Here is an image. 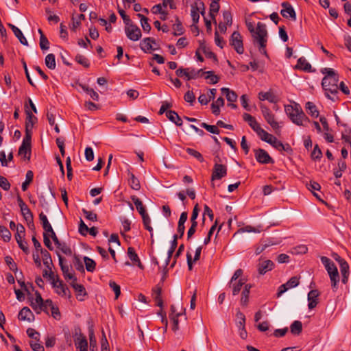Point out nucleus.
<instances>
[{
	"label": "nucleus",
	"mask_w": 351,
	"mask_h": 351,
	"mask_svg": "<svg viewBox=\"0 0 351 351\" xmlns=\"http://www.w3.org/2000/svg\"><path fill=\"white\" fill-rule=\"evenodd\" d=\"M45 63L47 67L49 69L53 70L56 69V58L55 56L53 53H49L47 55L45 59Z\"/></svg>",
	"instance_id": "36"
},
{
	"label": "nucleus",
	"mask_w": 351,
	"mask_h": 351,
	"mask_svg": "<svg viewBox=\"0 0 351 351\" xmlns=\"http://www.w3.org/2000/svg\"><path fill=\"white\" fill-rule=\"evenodd\" d=\"M16 230V233L15 234L16 241H19V240L25 239V227L22 224H21V223L17 224Z\"/></svg>",
	"instance_id": "47"
},
{
	"label": "nucleus",
	"mask_w": 351,
	"mask_h": 351,
	"mask_svg": "<svg viewBox=\"0 0 351 351\" xmlns=\"http://www.w3.org/2000/svg\"><path fill=\"white\" fill-rule=\"evenodd\" d=\"M61 270L66 279L77 281V278L75 277L74 274L71 271L69 265L62 266Z\"/></svg>",
	"instance_id": "48"
},
{
	"label": "nucleus",
	"mask_w": 351,
	"mask_h": 351,
	"mask_svg": "<svg viewBox=\"0 0 351 351\" xmlns=\"http://www.w3.org/2000/svg\"><path fill=\"white\" fill-rule=\"evenodd\" d=\"M219 5L218 1H213L210 5V15L213 19H215V14L218 12Z\"/></svg>",
	"instance_id": "49"
},
{
	"label": "nucleus",
	"mask_w": 351,
	"mask_h": 351,
	"mask_svg": "<svg viewBox=\"0 0 351 351\" xmlns=\"http://www.w3.org/2000/svg\"><path fill=\"white\" fill-rule=\"evenodd\" d=\"M194 7L198 10L199 14L200 13L204 18L205 14V6L204 3L200 0H196L194 3Z\"/></svg>",
	"instance_id": "57"
},
{
	"label": "nucleus",
	"mask_w": 351,
	"mask_h": 351,
	"mask_svg": "<svg viewBox=\"0 0 351 351\" xmlns=\"http://www.w3.org/2000/svg\"><path fill=\"white\" fill-rule=\"evenodd\" d=\"M243 120L248 123L250 128L255 132L261 128L259 123L256 121V119L248 113H244L243 115Z\"/></svg>",
	"instance_id": "21"
},
{
	"label": "nucleus",
	"mask_w": 351,
	"mask_h": 351,
	"mask_svg": "<svg viewBox=\"0 0 351 351\" xmlns=\"http://www.w3.org/2000/svg\"><path fill=\"white\" fill-rule=\"evenodd\" d=\"M39 45L42 50H47L49 49V42L45 35L40 36Z\"/></svg>",
	"instance_id": "55"
},
{
	"label": "nucleus",
	"mask_w": 351,
	"mask_h": 351,
	"mask_svg": "<svg viewBox=\"0 0 351 351\" xmlns=\"http://www.w3.org/2000/svg\"><path fill=\"white\" fill-rule=\"evenodd\" d=\"M75 345L80 351H88V341L82 334L75 339Z\"/></svg>",
	"instance_id": "22"
},
{
	"label": "nucleus",
	"mask_w": 351,
	"mask_h": 351,
	"mask_svg": "<svg viewBox=\"0 0 351 351\" xmlns=\"http://www.w3.org/2000/svg\"><path fill=\"white\" fill-rule=\"evenodd\" d=\"M291 332L295 335H298L302 332V324L300 321H294L290 326Z\"/></svg>",
	"instance_id": "38"
},
{
	"label": "nucleus",
	"mask_w": 351,
	"mask_h": 351,
	"mask_svg": "<svg viewBox=\"0 0 351 351\" xmlns=\"http://www.w3.org/2000/svg\"><path fill=\"white\" fill-rule=\"evenodd\" d=\"M202 76H204L205 79L208 80L209 83L211 84H215L219 80V77L217 75H215L214 72L212 71L202 72Z\"/></svg>",
	"instance_id": "34"
},
{
	"label": "nucleus",
	"mask_w": 351,
	"mask_h": 351,
	"mask_svg": "<svg viewBox=\"0 0 351 351\" xmlns=\"http://www.w3.org/2000/svg\"><path fill=\"white\" fill-rule=\"evenodd\" d=\"M5 262L8 265L10 269L16 272L17 271L16 264L14 262L13 258L10 256H6L5 257Z\"/></svg>",
	"instance_id": "56"
},
{
	"label": "nucleus",
	"mask_w": 351,
	"mask_h": 351,
	"mask_svg": "<svg viewBox=\"0 0 351 351\" xmlns=\"http://www.w3.org/2000/svg\"><path fill=\"white\" fill-rule=\"evenodd\" d=\"M128 255L133 265L138 266L140 269L143 268L138 254L132 247H129L128 248Z\"/></svg>",
	"instance_id": "23"
},
{
	"label": "nucleus",
	"mask_w": 351,
	"mask_h": 351,
	"mask_svg": "<svg viewBox=\"0 0 351 351\" xmlns=\"http://www.w3.org/2000/svg\"><path fill=\"white\" fill-rule=\"evenodd\" d=\"M188 68L177 69V76L183 77L186 80H190Z\"/></svg>",
	"instance_id": "61"
},
{
	"label": "nucleus",
	"mask_w": 351,
	"mask_h": 351,
	"mask_svg": "<svg viewBox=\"0 0 351 351\" xmlns=\"http://www.w3.org/2000/svg\"><path fill=\"white\" fill-rule=\"evenodd\" d=\"M25 129L32 130L34 125L37 121V118L33 115L32 112L29 109H27V106H25Z\"/></svg>",
	"instance_id": "19"
},
{
	"label": "nucleus",
	"mask_w": 351,
	"mask_h": 351,
	"mask_svg": "<svg viewBox=\"0 0 351 351\" xmlns=\"http://www.w3.org/2000/svg\"><path fill=\"white\" fill-rule=\"evenodd\" d=\"M29 345H30L31 348L34 351H44L45 350L43 346L38 341H31L29 342Z\"/></svg>",
	"instance_id": "63"
},
{
	"label": "nucleus",
	"mask_w": 351,
	"mask_h": 351,
	"mask_svg": "<svg viewBox=\"0 0 351 351\" xmlns=\"http://www.w3.org/2000/svg\"><path fill=\"white\" fill-rule=\"evenodd\" d=\"M245 284V280L243 278H240L237 281H230L228 283V287L232 289V295H237L241 290V288L244 287Z\"/></svg>",
	"instance_id": "14"
},
{
	"label": "nucleus",
	"mask_w": 351,
	"mask_h": 351,
	"mask_svg": "<svg viewBox=\"0 0 351 351\" xmlns=\"http://www.w3.org/2000/svg\"><path fill=\"white\" fill-rule=\"evenodd\" d=\"M227 175V167L226 166L215 163L213 169L211 180L214 181L216 180H220Z\"/></svg>",
	"instance_id": "11"
},
{
	"label": "nucleus",
	"mask_w": 351,
	"mask_h": 351,
	"mask_svg": "<svg viewBox=\"0 0 351 351\" xmlns=\"http://www.w3.org/2000/svg\"><path fill=\"white\" fill-rule=\"evenodd\" d=\"M274 267V263L270 260L264 261L258 265V272L260 275H264Z\"/></svg>",
	"instance_id": "15"
},
{
	"label": "nucleus",
	"mask_w": 351,
	"mask_h": 351,
	"mask_svg": "<svg viewBox=\"0 0 351 351\" xmlns=\"http://www.w3.org/2000/svg\"><path fill=\"white\" fill-rule=\"evenodd\" d=\"M73 264L75 268L79 271H84V265L80 258L75 255L73 261Z\"/></svg>",
	"instance_id": "54"
},
{
	"label": "nucleus",
	"mask_w": 351,
	"mask_h": 351,
	"mask_svg": "<svg viewBox=\"0 0 351 351\" xmlns=\"http://www.w3.org/2000/svg\"><path fill=\"white\" fill-rule=\"evenodd\" d=\"M161 289L159 287H156L152 290V297L154 298L156 305L160 307L162 306V300L160 298Z\"/></svg>",
	"instance_id": "33"
},
{
	"label": "nucleus",
	"mask_w": 351,
	"mask_h": 351,
	"mask_svg": "<svg viewBox=\"0 0 351 351\" xmlns=\"http://www.w3.org/2000/svg\"><path fill=\"white\" fill-rule=\"evenodd\" d=\"M260 108L262 114L267 123L276 132H278V131L280 130L281 125H280V123L276 121L275 115L271 112L269 108L266 107L265 105L261 104Z\"/></svg>",
	"instance_id": "5"
},
{
	"label": "nucleus",
	"mask_w": 351,
	"mask_h": 351,
	"mask_svg": "<svg viewBox=\"0 0 351 351\" xmlns=\"http://www.w3.org/2000/svg\"><path fill=\"white\" fill-rule=\"evenodd\" d=\"M19 155L23 156L24 158L30 159L31 145L22 143L19 149Z\"/></svg>",
	"instance_id": "32"
},
{
	"label": "nucleus",
	"mask_w": 351,
	"mask_h": 351,
	"mask_svg": "<svg viewBox=\"0 0 351 351\" xmlns=\"http://www.w3.org/2000/svg\"><path fill=\"white\" fill-rule=\"evenodd\" d=\"M53 306L54 305L53 304L52 300H46L45 301L43 302V304H40L38 306V313H39L40 312V311H43L45 312H46L47 313H49L48 310L49 309L51 310Z\"/></svg>",
	"instance_id": "45"
},
{
	"label": "nucleus",
	"mask_w": 351,
	"mask_h": 351,
	"mask_svg": "<svg viewBox=\"0 0 351 351\" xmlns=\"http://www.w3.org/2000/svg\"><path fill=\"white\" fill-rule=\"evenodd\" d=\"M156 45V40L153 38H144L140 43L141 49L147 53L151 52V51L156 49V48L154 46Z\"/></svg>",
	"instance_id": "13"
},
{
	"label": "nucleus",
	"mask_w": 351,
	"mask_h": 351,
	"mask_svg": "<svg viewBox=\"0 0 351 351\" xmlns=\"http://www.w3.org/2000/svg\"><path fill=\"white\" fill-rule=\"evenodd\" d=\"M189 69V77H190V80L191 79H196V78H198L199 77H202V72H204L203 69H199V70H195L194 69H192V68H188Z\"/></svg>",
	"instance_id": "53"
},
{
	"label": "nucleus",
	"mask_w": 351,
	"mask_h": 351,
	"mask_svg": "<svg viewBox=\"0 0 351 351\" xmlns=\"http://www.w3.org/2000/svg\"><path fill=\"white\" fill-rule=\"evenodd\" d=\"M152 12L155 14H165L166 11L162 7V5L160 3L155 5L152 8Z\"/></svg>",
	"instance_id": "64"
},
{
	"label": "nucleus",
	"mask_w": 351,
	"mask_h": 351,
	"mask_svg": "<svg viewBox=\"0 0 351 351\" xmlns=\"http://www.w3.org/2000/svg\"><path fill=\"white\" fill-rule=\"evenodd\" d=\"M258 98L261 101L267 100L270 103L276 104L278 102V97L274 94V93L269 90L267 92H260L258 95Z\"/></svg>",
	"instance_id": "16"
},
{
	"label": "nucleus",
	"mask_w": 351,
	"mask_h": 351,
	"mask_svg": "<svg viewBox=\"0 0 351 351\" xmlns=\"http://www.w3.org/2000/svg\"><path fill=\"white\" fill-rule=\"evenodd\" d=\"M137 16L140 19L143 31L149 33L151 30V25L148 23V19L142 14H137Z\"/></svg>",
	"instance_id": "39"
},
{
	"label": "nucleus",
	"mask_w": 351,
	"mask_h": 351,
	"mask_svg": "<svg viewBox=\"0 0 351 351\" xmlns=\"http://www.w3.org/2000/svg\"><path fill=\"white\" fill-rule=\"evenodd\" d=\"M300 284V277L293 276L286 283L281 285L278 289L277 297H280L289 289L295 288Z\"/></svg>",
	"instance_id": "8"
},
{
	"label": "nucleus",
	"mask_w": 351,
	"mask_h": 351,
	"mask_svg": "<svg viewBox=\"0 0 351 351\" xmlns=\"http://www.w3.org/2000/svg\"><path fill=\"white\" fill-rule=\"evenodd\" d=\"M305 109L307 113L312 117L317 118L319 117V112L314 103L311 101L306 102L305 104Z\"/></svg>",
	"instance_id": "30"
},
{
	"label": "nucleus",
	"mask_w": 351,
	"mask_h": 351,
	"mask_svg": "<svg viewBox=\"0 0 351 351\" xmlns=\"http://www.w3.org/2000/svg\"><path fill=\"white\" fill-rule=\"evenodd\" d=\"M110 287L113 290L115 294V298L117 299L121 294V288L114 281H110Z\"/></svg>",
	"instance_id": "59"
},
{
	"label": "nucleus",
	"mask_w": 351,
	"mask_h": 351,
	"mask_svg": "<svg viewBox=\"0 0 351 351\" xmlns=\"http://www.w3.org/2000/svg\"><path fill=\"white\" fill-rule=\"evenodd\" d=\"M191 15L193 23L197 24L199 19V14L198 10H196V8L194 7L193 3L191 5Z\"/></svg>",
	"instance_id": "60"
},
{
	"label": "nucleus",
	"mask_w": 351,
	"mask_h": 351,
	"mask_svg": "<svg viewBox=\"0 0 351 351\" xmlns=\"http://www.w3.org/2000/svg\"><path fill=\"white\" fill-rule=\"evenodd\" d=\"M340 270L342 276L341 281L346 284L349 276V265L346 261H340Z\"/></svg>",
	"instance_id": "26"
},
{
	"label": "nucleus",
	"mask_w": 351,
	"mask_h": 351,
	"mask_svg": "<svg viewBox=\"0 0 351 351\" xmlns=\"http://www.w3.org/2000/svg\"><path fill=\"white\" fill-rule=\"evenodd\" d=\"M322 157V152L319 149L318 145H315L311 153V158L313 160H319Z\"/></svg>",
	"instance_id": "58"
},
{
	"label": "nucleus",
	"mask_w": 351,
	"mask_h": 351,
	"mask_svg": "<svg viewBox=\"0 0 351 351\" xmlns=\"http://www.w3.org/2000/svg\"><path fill=\"white\" fill-rule=\"evenodd\" d=\"M34 178V173L32 171L29 170L26 173L25 181L23 182L21 189L23 191H25L27 189L29 184L32 182Z\"/></svg>",
	"instance_id": "44"
},
{
	"label": "nucleus",
	"mask_w": 351,
	"mask_h": 351,
	"mask_svg": "<svg viewBox=\"0 0 351 351\" xmlns=\"http://www.w3.org/2000/svg\"><path fill=\"white\" fill-rule=\"evenodd\" d=\"M186 151L189 155H191V156H193L194 158L197 159L199 162H204V160L202 155L197 150L193 149L192 148H187Z\"/></svg>",
	"instance_id": "51"
},
{
	"label": "nucleus",
	"mask_w": 351,
	"mask_h": 351,
	"mask_svg": "<svg viewBox=\"0 0 351 351\" xmlns=\"http://www.w3.org/2000/svg\"><path fill=\"white\" fill-rule=\"evenodd\" d=\"M246 26L248 31L251 33L254 42L256 43L259 47V51L267 56L266 51V45L267 42V31L266 25L258 22L255 27L254 23L250 21H246Z\"/></svg>",
	"instance_id": "2"
},
{
	"label": "nucleus",
	"mask_w": 351,
	"mask_h": 351,
	"mask_svg": "<svg viewBox=\"0 0 351 351\" xmlns=\"http://www.w3.org/2000/svg\"><path fill=\"white\" fill-rule=\"evenodd\" d=\"M75 60L77 63L82 65L85 68H88L90 66L88 58L83 55L77 54L75 56Z\"/></svg>",
	"instance_id": "50"
},
{
	"label": "nucleus",
	"mask_w": 351,
	"mask_h": 351,
	"mask_svg": "<svg viewBox=\"0 0 351 351\" xmlns=\"http://www.w3.org/2000/svg\"><path fill=\"white\" fill-rule=\"evenodd\" d=\"M319 295V293L316 289L311 290L308 293V307L309 309H311V310L313 309L317 306V304L318 303L317 298Z\"/></svg>",
	"instance_id": "18"
},
{
	"label": "nucleus",
	"mask_w": 351,
	"mask_h": 351,
	"mask_svg": "<svg viewBox=\"0 0 351 351\" xmlns=\"http://www.w3.org/2000/svg\"><path fill=\"white\" fill-rule=\"evenodd\" d=\"M224 105V99L222 97H219L215 101L211 104L212 112L215 115L220 114V107Z\"/></svg>",
	"instance_id": "31"
},
{
	"label": "nucleus",
	"mask_w": 351,
	"mask_h": 351,
	"mask_svg": "<svg viewBox=\"0 0 351 351\" xmlns=\"http://www.w3.org/2000/svg\"><path fill=\"white\" fill-rule=\"evenodd\" d=\"M285 111L290 120L297 125L304 126L306 123L310 122V119L298 103H294L293 105H285Z\"/></svg>",
	"instance_id": "3"
},
{
	"label": "nucleus",
	"mask_w": 351,
	"mask_h": 351,
	"mask_svg": "<svg viewBox=\"0 0 351 351\" xmlns=\"http://www.w3.org/2000/svg\"><path fill=\"white\" fill-rule=\"evenodd\" d=\"M19 319L31 322L34 320V315L28 307H23L19 313Z\"/></svg>",
	"instance_id": "20"
},
{
	"label": "nucleus",
	"mask_w": 351,
	"mask_h": 351,
	"mask_svg": "<svg viewBox=\"0 0 351 351\" xmlns=\"http://www.w3.org/2000/svg\"><path fill=\"white\" fill-rule=\"evenodd\" d=\"M321 261L330 276L333 291H336L337 289V283L339 281V275L336 265L326 256H322Z\"/></svg>",
	"instance_id": "4"
},
{
	"label": "nucleus",
	"mask_w": 351,
	"mask_h": 351,
	"mask_svg": "<svg viewBox=\"0 0 351 351\" xmlns=\"http://www.w3.org/2000/svg\"><path fill=\"white\" fill-rule=\"evenodd\" d=\"M8 26L11 28L13 33L17 37V38L19 40L20 43L23 44V45H28V43L25 37L23 36L22 32L17 27L12 24H8Z\"/></svg>",
	"instance_id": "27"
},
{
	"label": "nucleus",
	"mask_w": 351,
	"mask_h": 351,
	"mask_svg": "<svg viewBox=\"0 0 351 351\" xmlns=\"http://www.w3.org/2000/svg\"><path fill=\"white\" fill-rule=\"evenodd\" d=\"M201 127L206 129L208 132H209L212 134H219V130L215 125H208L206 123H202Z\"/></svg>",
	"instance_id": "52"
},
{
	"label": "nucleus",
	"mask_w": 351,
	"mask_h": 351,
	"mask_svg": "<svg viewBox=\"0 0 351 351\" xmlns=\"http://www.w3.org/2000/svg\"><path fill=\"white\" fill-rule=\"evenodd\" d=\"M255 158L261 164H273L274 160L269 154L263 149H254Z\"/></svg>",
	"instance_id": "10"
},
{
	"label": "nucleus",
	"mask_w": 351,
	"mask_h": 351,
	"mask_svg": "<svg viewBox=\"0 0 351 351\" xmlns=\"http://www.w3.org/2000/svg\"><path fill=\"white\" fill-rule=\"evenodd\" d=\"M84 261L86 270L89 272H93L96 267V263L95 261L89 257L84 256Z\"/></svg>",
	"instance_id": "42"
},
{
	"label": "nucleus",
	"mask_w": 351,
	"mask_h": 351,
	"mask_svg": "<svg viewBox=\"0 0 351 351\" xmlns=\"http://www.w3.org/2000/svg\"><path fill=\"white\" fill-rule=\"evenodd\" d=\"M237 317V326L239 328H244L245 325V316L239 310L236 313Z\"/></svg>",
	"instance_id": "46"
},
{
	"label": "nucleus",
	"mask_w": 351,
	"mask_h": 351,
	"mask_svg": "<svg viewBox=\"0 0 351 351\" xmlns=\"http://www.w3.org/2000/svg\"><path fill=\"white\" fill-rule=\"evenodd\" d=\"M21 211L26 221L33 224V215L28 206L26 205L22 207Z\"/></svg>",
	"instance_id": "37"
},
{
	"label": "nucleus",
	"mask_w": 351,
	"mask_h": 351,
	"mask_svg": "<svg viewBox=\"0 0 351 351\" xmlns=\"http://www.w3.org/2000/svg\"><path fill=\"white\" fill-rule=\"evenodd\" d=\"M53 287L56 289V292L61 296L69 295L70 297V291L68 287L62 282H54Z\"/></svg>",
	"instance_id": "24"
},
{
	"label": "nucleus",
	"mask_w": 351,
	"mask_h": 351,
	"mask_svg": "<svg viewBox=\"0 0 351 351\" xmlns=\"http://www.w3.org/2000/svg\"><path fill=\"white\" fill-rule=\"evenodd\" d=\"M0 235L5 242H9L11 239V232L4 226H0Z\"/></svg>",
	"instance_id": "43"
},
{
	"label": "nucleus",
	"mask_w": 351,
	"mask_h": 351,
	"mask_svg": "<svg viewBox=\"0 0 351 351\" xmlns=\"http://www.w3.org/2000/svg\"><path fill=\"white\" fill-rule=\"evenodd\" d=\"M201 252H202V247H198L195 250L193 261L192 260L191 254L189 252L186 254L187 264H188L189 270H191L193 268V262H195L199 259Z\"/></svg>",
	"instance_id": "29"
},
{
	"label": "nucleus",
	"mask_w": 351,
	"mask_h": 351,
	"mask_svg": "<svg viewBox=\"0 0 351 351\" xmlns=\"http://www.w3.org/2000/svg\"><path fill=\"white\" fill-rule=\"evenodd\" d=\"M82 212L87 219L93 221H97V214H95L91 211H88L87 210H86L84 208L82 209Z\"/></svg>",
	"instance_id": "62"
},
{
	"label": "nucleus",
	"mask_w": 351,
	"mask_h": 351,
	"mask_svg": "<svg viewBox=\"0 0 351 351\" xmlns=\"http://www.w3.org/2000/svg\"><path fill=\"white\" fill-rule=\"evenodd\" d=\"M129 184L134 190L138 191L141 189L140 182L133 173H130Z\"/></svg>",
	"instance_id": "41"
},
{
	"label": "nucleus",
	"mask_w": 351,
	"mask_h": 351,
	"mask_svg": "<svg viewBox=\"0 0 351 351\" xmlns=\"http://www.w3.org/2000/svg\"><path fill=\"white\" fill-rule=\"evenodd\" d=\"M125 33L127 37L132 41L138 40L142 36L140 28L133 23L125 25Z\"/></svg>",
	"instance_id": "6"
},
{
	"label": "nucleus",
	"mask_w": 351,
	"mask_h": 351,
	"mask_svg": "<svg viewBox=\"0 0 351 351\" xmlns=\"http://www.w3.org/2000/svg\"><path fill=\"white\" fill-rule=\"evenodd\" d=\"M172 106H173L172 102L164 101L162 102V105L160 106L158 113H159V114H165L166 117L169 120H170L173 123H176V118H175L176 112L170 110V108H172Z\"/></svg>",
	"instance_id": "9"
},
{
	"label": "nucleus",
	"mask_w": 351,
	"mask_h": 351,
	"mask_svg": "<svg viewBox=\"0 0 351 351\" xmlns=\"http://www.w3.org/2000/svg\"><path fill=\"white\" fill-rule=\"evenodd\" d=\"M321 73L324 75L322 80V86L325 91L326 97L333 101L338 100L337 84L339 80L338 73L331 68H323L321 69Z\"/></svg>",
	"instance_id": "1"
},
{
	"label": "nucleus",
	"mask_w": 351,
	"mask_h": 351,
	"mask_svg": "<svg viewBox=\"0 0 351 351\" xmlns=\"http://www.w3.org/2000/svg\"><path fill=\"white\" fill-rule=\"evenodd\" d=\"M252 287V286L251 284H246L243 287L241 297V304L243 306H246L248 304L250 289Z\"/></svg>",
	"instance_id": "25"
},
{
	"label": "nucleus",
	"mask_w": 351,
	"mask_h": 351,
	"mask_svg": "<svg viewBox=\"0 0 351 351\" xmlns=\"http://www.w3.org/2000/svg\"><path fill=\"white\" fill-rule=\"evenodd\" d=\"M295 68L307 72L311 71V65L304 57H301L298 60Z\"/></svg>",
	"instance_id": "28"
},
{
	"label": "nucleus",
	"mask_w": 351,
	"mask_h": 351,
	"mask_svg": "<svg viewBox=\"0 0 351 351\" xmlns=\"http://www.w3.org/2000/svg\"><path fill=\"white\" fill-rule=\"evenodd\" d=\"M230 44L234 47L235 51L239 54H242L244 52L243 39L241 34L239 32H234L231 35L230 39Z\"/></svg>",
	"instance_id": "7"
},
{
	"label": "nucleus",
	"mask_w": 351,
	"mask_h": 351,
	"mask_svg": "<svg viewBox=\"0 0 351 351\" xmlns=\"http://www.w3.org/2000/svg\"><path fill=\"white\" fill-rule=\"evenodd\" d=\"M282 9L280 11L281 15L285 18L290 17L293 21L296 20V13L293 6L287 1L281 3Z\"/></svg>",
	"instance_id": "12"
},
{
	"label": "nucleus",
	"mask_w": 351,
	"mask_h": 351,
	"mask_svg": "<svg viewBox=\"0 0 351 351\" xmlns=\"http://www.w3.org/2000/svg\"><path fill=\"white\" fill-rule=\"evenodd\" d=\"M221 91L225 94L226 99L230 102H234L237 101V95L233 90H230L228 88H221Z\"/></svg>",
	"instance_id": "35"
},
{
	"label": "nucleus",
	"mask_w": 351,
	"mask_h": 351,
	"mask_svg": "<svg viewBox=\"0 0 351 351\" xmlns=\"http://www.w3.org/2000/svg\"><path fill=\"white\" fill-rule=\"evenodd\" d=\"M132 200L133 203L134 204L136 208L138 211L139 214L141 215H143L144 213H146V211H145V209L143 206V202H141V200L136 196H132Z\"/></svg>",
	"instance_id": "40"
},
{
	"label": "nucleus",
	"mask_w": 351,
	"mask_h": 351,
	"mask_svg": "<svg viewBox=\"0 0 351 351\" xmlns=\"http://www.w3.org/2000/svg\"><path fill=\"white\" fill-rule=\"evenodd\" d=\"M43 264L46 266L47 269L50 270L49 278H53V273L51 270V265H52V260L50 254L46 250H41Z\"/></svg>",
	"instance_id": "17"
}]
</instances>
